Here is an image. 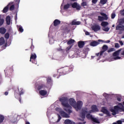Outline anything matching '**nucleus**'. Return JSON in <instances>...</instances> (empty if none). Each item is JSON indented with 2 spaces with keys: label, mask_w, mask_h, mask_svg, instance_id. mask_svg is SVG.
Wrapping results in <instances>:
<instances>
[{
  "label": "nucleus",
  "mask_w": 124,
  "mask_h": 124,
  "mask_svg": "<svg viewBox=\"0 0 124 124\" xmlns=\"http://www.w3.org/2000/svg\"><path fill=\"white\" fill-rule=\"evenodd\" d=\"M60 101H61L62 103V105L63 106V107H65V108H64V111H66V112H67L68 113H72V111L70 109H71L72 107L70 105H69V104H68V99L67 97H62L60 99Z\"/></svg>",
  "instance_id": "1"
},
{
  "label": "nucleus",
  "mask_w": 124,
  "mask_h": 124,
  "mask_svg": "<svg viewBox=\"0 0 124 124\" xmlns=\"http://www.w3.org/2000/svg\"><path fill=\"white\" fill-rule=\"evenodd\" d=\"M124 108L120 107L119 106H115L114 107V108H111L110 111L112 113V115L114 116L119 114V112H123Z\"/></svg>",
  "instance_id": "2"
},
{
  "label": "nucleus",
  "mask_w": 124,
  "mask_h": 124,
  "mask_svg": "<svg viewBox=\"0 0 124 124\" xmlns=\"http://www.w3.org/2000/svg\"><path fill=\"white\" fill-rule=\"evenodd\" d=\"M74 68V66L71 65L68 67H66L63 69V73L64 74H68L71 71H73V69Z\"/></svg>",
  "instance_id": "3"
},
{
  "label": "nucleus",
  "mask_w": 124,
  "mask_h": 124,
  "mask_svg": "<svg viewBox=\"0 0 124 124\" xmlns=\"http://www.w3.org/2000/svg\"><path fill=\"white\" fill-rule=\"evenodd\" d=\"M100 15L103 16H98V21H100V22H102L104 20H108V16L106 14L100 13Z\"/></svg>",
  "instance_id": "4"
},
{
  "label": "nucleus",
  "mask_w": 124,
  "mask_h": 124,
  "mask_svg": "<svg viewBox=\"0 0 124 124\" xmlns=\"http://www.w3.org/2000/svg\"><path fill=\"white\" fill-rule=\"evenodd\" d=\"M88 113V111L85 109H82L81 111L80 112L79 117L81 118L80 119V121H82V122L84 121L85 119H86V114Z\"/></svg>",
  "instance_id": "5"
},
{
  "label": "nucleus",
  "mask_w": 124,
  "mask_h": 124,
  "mask_svg": "<svg viewBox=\"0 0 124 124\" xmlns=\"http://www.w3.org/2000/svg\"><path fill=\"white\" fill-rule=\"evenodd\" d=\"M121 51H122V49H119L113 53L112 54L113 57H114L113 58L114 60H115V61L117 60H121V57H119V56H120V52Z\"/></svg>",
  "instance_id": "6"
},
{
  "label": "nucleus",
  "mask_w": 124,
  "mask_h": 124,
  "mask_svg": "<svg viewBox=\"0 0 124 124\" xmlns=\"http://www.w3.org/2000/svg\"><path fill=\"white\" fill-rule=\"evenodd\" d=\"M36 58L37 56L35 53L31 54L30 57V62H31L32 63H34V64H37V61H36Z\"/></svg>",
  "instance_id": "7"
},
{
  "label": "nucleus",
  "mask_w": 124,
  "mask_h": 124,
  "mask_svg": "<svg viewBox=\"0 0 124 124\" xmlns=\"http://www.w3.org/2000/svg\"><path fill=\"white\" fill-rule=\"evenodd\" d=\"M98 42H97L96 41H93L91 43H90L91 46H93V47H95V46H97V45H99V42H103V40H98Z\"/></svg>",
  "instance_id": "8"
},
{
  "label": "nucleus",
  "mask_w": 124,
  "mask_h": 124,
  "mask_svg": "<svg viewBox=\"0 0 124 124\" xmlns=\"http://www.w3.org/2000/svg\"><path fill=\"white\" fill-rule=\"evenodd\" d=\"M72 7L73 8H76L77 10H80L81 9V6L78 4L77 2H74L72 4Z\"/></svg>",
  "instance_id": "9"
},
{
  "label": "nucleus",
  "mask_w": 124,
  "mask_h": 124,
  "mask_svg": "<svg viewBox=\"0 0 124 124\" xmlns=\"http://www.w3.org/2000/svg\"><path fill=\"white\" fill-rule=\"evenodd\" d=\"M69 104L71 106H73V107H76V101H75L74 98H70L69 99Z\"/></svg>",
  "instance_id": "10"
},
{
  "label": "nucleus",
  "mask_w": 124,
  "mask_h": 124,
  "mask_svg": "<svg viewBox=\"0 0 124 124\" xmlns=\"http://www.w3.org/2000/svg\"><path fill=\"white\" fill-rule=\"evenodd\" d=\"M122 24H119L116 27V31H124V26L121 25Z\"/></svg>",
  "instance_id": "11"
},
{
  "label": "nucleus",
  "mask_w": 124,
  "mask_h": 124,
  "mask_svg": "<svg viewBox=\"0 0 124 124\" xmlns=\"http://www.w3.org/2000/svg\"><path fill=\"white\" fill-rule=\"evenodd\" d=\"M82 105H83V102L81 101H79L77 103V106L75 107H77L78 110H81V108H82Z\"/></svg>",
  "instance_id": "12"
},
{
  "label": "nucleus",
  "mask_w": 124,
  "mask_h": 124,
  "mask_svg": "<svg viewBox=\"0 0 124 124\" xmlns=\"http://www.w3.org/2000/svg\"><path fill=\"white\" fill-rule=\"evenodd\" d=\"M47 86L45 84H39L37 87L38 91H40L42 89H46Z\"/></svg>",
  "instance_id": "13"
},
{
  "label": "nucleus",
  "mask_w": 124,
  "mask_h": 124,
  "mask_svg": "<svg viewBox=\"0 0 124 124\" xmlns=\"http://www.w3.org/2000/svg\"><path fill=\"white\" fill-rule=\"evenodd\" d=\"M101 112H102L103 114H106V115H107V116H110V112L108 109L105 108H102Z\"/></svg>",
  "instance_id": "14"
},
{
  "label": "nucleus",
  "mask_w": 124,
  "mask_h": 124,
  "mask_svg": "<svg viewBox=\"0 0 124 124\" xmlns=\"http://www.w3.org/2000/svg\"><path fill=\"white\" fill-rule=\"evenodd\" d=\"M100 26L97 25H94L92 27V30L94 31H100Z\"/></svg>",
  "instance_id": "15"
},
{
  "label": "nucleus",
  "mask_w": 124,
  "mask_h": 124,
  "mask_svg": "<svg viewBox=\"0 0 124 124\" xmlns=\"http://www.w3.org/2000/svg\"><path fill=\"white\" fill-rule=\"evenodd\" d=\"M81 22L80 21H76V19H74L72 20V22L70 23V25L72 26H76L78 25H80Z\"/></svg>",
  "instance_id": "16"
},
{
  "label": "nucleus",
  "mask_w": 124,
  "mask_h": 124,
  "mask_svg": "<svg viewBox=\"0 0 124 124\" xmlns=\"http://www.w3.org/2000/svg\"><path fill=\"white\" fill-rule=\"evenodd\" d=\"M60 114L63 118H69L70 117L67 113L63 111H61Z\"/></svg>",
  "instance_id": "17"
},
{
  "label": "nucleus",
  "mask_w": 124,
  "mask_h": 124,
  "mask_svg": "<svg viewBox=\"0 0 124 124\" xmlns=\"http://www.w3.org/2000/svg\"><path fill=\"white\" fill-rule=\"evenodd\" d=\"M24 94V91L23 90H21L20 92H19V93H17L16 92L15 93V96L16 98L18 97V96H21L22 94Z\"/></svg>",
  "instance_id": "18"
},
{
  "label": "nucleus",
  "mask_w": 124,
  "mask_h": 124,
  "mask_svg": "<svg viewBox=\"0 0 124 124\" xmlns=\"http://www.w3.org/2000/svg\"><path fill=\"white\" fill-rule=\"evenodd\" d=\"M61 24V21L59 19H55L53 21V26L54 27H57V26H59V25Z\"/></svg>",
  "instance_id": "19"
},
{
  "label": "nucleus",
  "mask_w": 124,
  "mask_h": 124,
  "mask_svg": "<svg viewBox=\"0 0 124 124\" xmlns=\"http://www.w3.org/2000/svg\"><path fill=\"white\" fill-rule=\"evenodd\" d=\"M85 45V42L84 41H80L78 42V47H79V48H83V47H84Z\"/></svg>",
  "instance_id": "20"
},
{
  "label": "nucleus",
  "mask_w": 124,
  "mask_h": 124,
  "mask_svg": "<svg viewBox=\"0 0 124 124\" xmlns=\"http://www.w3.org/2000/svg\"><path fill=\"white\" fill-rule=\"evenodd\" d=\"M92 110L90 111V113H92V111L93 112H98V108H97V107L95 105H93L92 106Z\"/></svg>",
  "instance_id": "21"
},
{
  "label": "nucleus",
  "mask_w": 124,
  "mask_h": 124,
  "mask_svg": "<svg viewBox=\"0 0 124 124\" xmlns=\"http://www.w3.org/2000/svg\"><path fill=\"white\" fill-rule=\"evenodd\" d=\"M39 93L40 95L42 96H44L47 94V91L46 90H40Z\"/></svg>",
  "instance_id": "22"
},
{
  "label": "nucleus",
  "mask_w": 124,
  "mask_h": 124,
  "mask_svg": "<svg viewBox=\"0 0 124 124\" xmlns=\"http://www.w3.org/2000/svg\"><path fill=\"white\" fill-rule=\"evenodd\" d=\"M6 32V29L4 28V27L0 28V33L1 34H4Z\"/></svg>",
  "instance_id": "23"
},
{
  "label": "nucleus",
  "mask_w": 124,
  "mask_h": 124,
  "mask_svg": "<svg viewBox=\"0 0 124 124\" xmlns=\"http://www.w3.org/2000/svg\"><path fill=\"white\" fill-rule=\"evenodd\" d=\"M10 20H11V19L10 18V16H7L6 18V22L7 25H10Z\"/></svg>",
  "instance_id": "24"
},
{
  "label": "nucleus",
  "mask_w": 124,
  "mask_h": 124,
  "mask_svg": "<svg viewBox=\"0 0 124 124\" xmlns=\"http://www.w3.org/2000/svg\"><path fill=\"white\" fill-rule=\"evenodd\" d=\"M75 42V40L72 39H71L69 41L67 42V44L68 45H72Z\"/></svg>",
  "instance_id": "25"
},
{
  "label": "nucleus",
  "mask_w": 124,
  "mask_h": 124,
  "mask_svg": "<svg viewBox=\"0 0 124 124\" xmlns=\"http://www.w3.org/2000/svg\"><path fill=\"white\" fill-rule=\"evenodd\" d=\"M5 40H4V38L3 37L0 38V46H1V45H3V44L5 43Z\"/></svg>",
  "instance_id": "26"
},
{
  "label": "nucleus",
  "mask_w": 124,
  "mask_h": 124,
  "mask_svg": "<svg viewBox=\"0 0 124 124\" xmlns=\"http://www.w3.org/2000/svg\"><path fill=\"white\" fill-rule=\"evenodd\" d=\"M108 25H109V23L108 22H102L101 23V25L102 26V27H103L104 28H105V27L106 26H108Z\"/></svg>",
  "instance_id": "27"
},
{
  "label": "nucleus",
  "mask_w": 124,
  "mask_h": 124,
  "mask_svg": "<svg viewBox=\"0 0 124 124\" xmlns=\"http://www.w3.org/2000/svg\"><path fill=\"white\" fill-rule=\"evenodd\" d=\"M91 121L94 123H96V124H100L99 121L96 118L93 117V118L91 119Z\"/></svg>",
  "instance_id": "28"
},
{
  "label": "nucleus",
  "mask_w": 124,
  "mask_h": 124,
  "mask_svg": "<svg viewBox=\"0 0 124 124\" xmlns=\"http://www.w3.org/2000/svg\"><path fill=\"white\" fill-rule=\"evenodd\" d=\"M4 23V19L1 18V16H0V27H1L2 25Z\"/></svg>",
  "instance_id": "29"
},
{
  "label": "nucleus",
  "mask_w": 124,
  "mask_h": 124,
  "mask_svg": "<svg viewBox=\"0 0 124 124\" xmlns=\"http://www.w3.org/2000/svg\"><path fill=\"white\" fill-rule=\"evenodd\" d=\"M93 115H91L90 113H88L86 115V118L88 119V120H91L93 119Z\"/></svg>",
  "instance_id": "30"
},
{
  "label": "nucleus",
  "mask_w": 124,
  "mask_h": 124,
  "mask_svg": "<svg viewBox=\"0 0 124 124\" xmlns=\"http://www.w3.org/2000/svg\"><path fill=\"white\" fill-rule=\"evenodd\" d=\"M46 82L47 84H50L53 82V80H52V78L51 77H48L46 79Z\"/></svg>",
  "instance_id": "31"
},
{
  "label": "nucleus",
  "mask_w": 124,
  "mask_h": 124,
  "mask_svg": "<svg viewBox=\"0 0 124 124\" xmlns=\"http://www.w3.org/2000/svg\"><path fill=\"white\" fill-rule=\"evenodd\" d=\"M100 2L101 4L104 5V4H106V3H107V0H100Z\"/></svg>",
  "instance_id": "32"
},
{
  "label": "nucleus",
  "mask_w": 124,
  "mask_h": 124,
  "mask_svg": "<svg viewBox=\"0 0 124 124\" xmlns=\"http://www.w3.org/2000/svg\"><path fill=\"white\" fill-rule=\"evenodd\" d=\"M4 121V116L3 115H0V124H1Z\"/></svg>",
  "instance_id": "33"
},
{
  "label": "nucleus",
  "mask_w": 124,
  "mask_h": 124,
  "mask_svg": "<svg viewBox=\"0 0 124 124\" xmlns=\"http://www.w3.org/2000/svg\"><path fill=\"white\" fill-rule=\"evenodd\" d=\"M63 31H64V32H66L67 33H69V31H70V30H69L67 27L63 29Z\"/></svg>",
  "instance_id": "34"
},
{
  "label": "nucleus",
  "mask_w": 124,
  "mask_h": 124,
  "mask_svg": "<svg viewBox=\"0 0 124 124\" xmlns=\"http://www.w3.org/2000/svg\"><path fill=\"white\" fill-rule=\"evenodd\" d=\"M102 49L103 50V51H104V52H105V51H107V50L108 49V46L106 45H104L102 46Z\"/></svg>",
  "instance_id": "35"
},
{
  "label": "nucleus",
  "mask_w": 124,
  "mask_h": 124,
  "mask_svg": "<svg viewBox=\"0 0 124 124\" xmlns=\"http://www.w3.org/2000/svg\"><path fill=\"white\" fill-rule=\"evenodd\" d=\"M70 7V5L69 4V3H67V4L64 5L63 8L64 9L66 10V9H68V8H69Z\"/></svg>",
  "instance_id": "36"
},
{
  "label": "nucleus",
  "mask_w": 124,
  "mask_h": 124,
  "mask_svg": "<svg viewBox=\"0 0 124 124\" xmlns=\"http://www.w3.org/2000/svg\"><path fill=\"white\" fill-rule=\"evenodd\" d=\"M8 6H6L5 8H4L3 10V12L4 13H6V12H7V11H8Z\"/></svg>",
  "instance_id": "37"
},
{
  "label": "nucleus",
  "mask_w": 124,
  "mask_h": 124,
  "mask_svg": "<svg viewBox=\"0 0 124 124\" xmlns=\"http://www.w3.org/2000/svg\"><path fill=\"white\" fill-rule=\"evenodd\" d=\"M65 124H72V122L69 120H66L65 121Z\"/></svg>",
  "instance_id": "38"
},
{
  "label": "nucleus",
  "mask_w": 124,
  "mask_h": 124,
  "mask_svg": "<svg viewBox=\"0 0 124 124\" xmlns=\"http://www.w3.org/2000/svg\"><path fill=\"white\" fill-rule=\"evenodd\" d=\"M18 31H20V32H23V31H24V29H23V27L22 26H19V28L18 29Z\"/></svg>",
  "instance_id": "39"
},
{
  "label": "nucleus",
  "mask_w": 124,
  "mask_h": 124,
  "mask_svg": "<svg viewBox=\"0 0 124 124\" xmlns=\"http://www.w3.org/2000/svg\"><path fill=\"white\" fill-rule=\"evenodd\" d=\"M15 8V5H12L10 7V11H12L13 10H14Z\"/></svg>",
  "instance_id": "40"
},
{
  "label": "nucleus",
  "mask_w": 124,
  "mask_h": 124,
  "mask_svg": "<svg viewBox=\"0 0 124 124\" xmlns=\"http://www.w3.org/2000/svg\"><path fill=\"white\" fill-rule=\"evenodd\" d=\"M114 51H115V48H109V49L108 50V53H111V52H114Z\"/></svg>",
  "instance_id": "41"
},
{
  "label": "nucleus",
  "mask_w": 124,
  "mask_h": 124,
  "mask_svg": "<svg viewBox=\"0 0 124 124\" xmlns=\"http://www.w3.org/2000/svg\"><path fill=\"white\" fill-rule=\"evenodd\" d=\"M5 38H6V39H8V38H9V33H6L5 34Z\"/></svg>",
  "instance_id": "42"
},
{
  "label": "nucleus",
  "mask_w": 124,
  "mask_h": 124,
  "mask_svg": "<svg viewBox=\"0 0 124 124\" xmlns=\"http://www.w3.org/2000/svg\"><path fill=\"white\" fill-rule=\"evenodd\" d=\"M109 30H110L109 27H106L105 29H103V31H109Z\"/></svg>",
  "instance_id": "43"
},
{
  "label": "nucleus",
  "mask_w": 124,
  "mask_h": 124,
  "mask_svg": "<svg viewBox=\"0 0 124 124\" xmlns=\"http://www.w3.org/2000/svg\"><path fill=\"white\" fill-rule=\"evenodd\" d=\"M98 1V0H92V2L93 4H96V3Z\"/></svg>",
  "instance_id": "44"
},
{
  "label": "nucleus",
  "mask_w": 124,
  "mask_h": 124,
  "mask_svg": "<svg viewBox=\"0 0 124 124\" xmlns=\"http://www.w3.org/2000/svg\"><path fill=\"white\" fill-rule=\"evenodd\" d=\"M121 24H124V18H122L120 20V22L119 23V24L121 25Z\"/></svg>",
  "instance_id": "45"
},
{
  "label": "nucleus",
  "mask_w": 124,
  "mask_h": 124,
  "mask_svg": "<svg viewBox=\"0 0 124 124\" xmlns=\"http://www.w3.org/2000/svg\"><path fill=\"white\" fill-rule=\"evenodd\" d=\"M115 48H120V45L119 44V43H115Z\"/></svg>",
  "instance_id": "46"
},
{
  "label": "nucleus",
  "mask_w": 124,
  "mask_h": 124,
  "mask_svg": "<svg viewBox=\"0 0 124 124\" xmlns=\"http://www.w3.org/2000/svg\"><path fill=\"white\" fill-rule=\"evenodd\" d=\"M81 6H87V2H83L81 3Z\"/></svg>",
  "instance_id": "47"
},
{
  "label": "nucleus",
  "mask_w": 124,
  "mask_h": 124,
  "mask_svg": "<svg viewBox=\"0 0 124 124\" xmlns=\"http://www.w3.org/2000/svg\"><path fill=\"white\" fill-rule=\"evenodd\" d=\"M116 17V15L115 14H111V19H114Z\"/></svg>",
  "instance_id": "48"
},
{
  "label": "nucleus",
  "mask_w": 124,
  "mask_h": 124,
  "mask_svg": "<svg viewBox=\"0 0 124 124\" xmlns=\"http://www.w3.org/2000/svg\"><path fill=\"white\" fill-rule=\"evenodd\" d=\"M104 52H105V51H104V50L101 51L99 52L100 56H102V55H103V53H104Z\"/></svg>",
  "instance_id": "49"
},
{
  "label": "nucleus",
  "mask_w": 124,
  "mask_h": 124,
  "mask_svg": "<svg viewBox=\"0 0 124 124\" xmlns=\"http://www.w3.org/2000/svg\"><path fill=\"white\" fill-rule=\"evenodd\" d=\"M62 120V117L60 115H58V120L57 121L58 122H60Z\"/></svg>",
  "instance_id": "50"
},
{
  "label": "nucleus",
  "mask_w": 124,
  "mask_h": 124,
  "mask_svg": "<svg viewBox=\"0 0 124 124\" xmlns=\"http://www.w3.org/2000/svg\"><path fill=\"white\" fill-rule=\"evenodd\" d=\"M31 51H33V49H34V46L32 45H31Z\"/></svg>",
  "instance_id": "51"
},
{
  "label": "nucleus",
  "mask_w": 124,
  "mask_h": 124,
  "mask_svg": "<svg viewBox=\"0 0 124 124\" xmlns=\"http://www.w3.org/2000/svg\"><path fill=\"white\" fill-rule=\"evenodd\" d=\"M122 124V121L121 120H118L117 121V124Z\"/></svg>",
  "instance_id": "52"
},
{
  "label": "nucleus",
  "mask_w": 124,
  "mask_h": 124,
  "mask_svg": "<svg viewBox=\"0 0 124 124\" xmlns=\"http://www.w3.org/2000/svg\"><path fill=\"white\" fill-rule=\"evenodd\" d=\"M71 48H72V46H69L68 47H67V50H70V49H71Z\"/></svg>",
  "instance_id": "53"
},
{
  "label": "nucleus",
  "mask_w": 124,
  "mask_h": 124,
  "mask_svg": "<svg viewBox=\"0 0 124 124\" xmlns=\"http://www.w3.org/2000/svg\"><path fill=\"white\" fill-rule=\"evenodd\" d=\"M119 43L121 45V46H123V45H124V43H123V41H119Z\"/></svg>",
  "instance_id": "54"
},
{
  "label": "nucleus",
  "mask_w": 124,
  "mask_h": 124,
  "mask_svg": "<svg viewBox=\"0 0 124 124\" xmlns=\"http://www.w3.org/2000/svg\"><path fill=\"white\" fill-rule=\"evenodd\" d=\"M85 35H90V32H89L88 31H86Z\"/></svg>",
  "instance_id": "55"
},
{
  "label": "nucleus",
  "mask_w": 124,
  "mask_h": 124,
  "mask_svg": "<svg viewBox=\"0 0 124 124\" xmlns=\"http://www.w3.org/2000/svg\"><path fill=\"white\" fill-rule=\"evenodd\" d=\"M104 43H110V40H107L104 41Z\"/></svg>",
  "instance_id": "56"
},
{
  "label": "nucleus",
  "mask_w": 124,
  "mask_h": 124,
  "mask_svg": "<svg viewBox=\"0 0 124 124\" xmlns=\"http://www.w3.org/2000/svg\"><path fill=\"white\" fill-rule=\"evenodd\" d=\"M117 100H118V101L121 102L122 99H121V98L118 97L117 98Z\"/></svg>",
  "instance_id": "57"
},
{
  "label": "nucleus",
  "mask_w": 124,
  "mask_h": 124,
  "mask_svg": "<svg viewBox=\"0 0 124 124\" xmlns=\"http://www.w3.org/2000/svg\"><path fill=\"white\" fill-rule=\"evenodd\" d=\"M14 3V2H10L8 5H10V4H13Z\"/></svg>",
  "instance_id": "58"
},
{
  "label": "nucleus",
  "mask_w": 124,
  "mask_h": 124,
  "mask_svg": "<svg viewBox=\"0 0 124 124\" xmlns=\"http://www.w3.org/2000/svg\"><path fill=\"white\" fill-rule=\"evenodd\" d=\"M4 94L5 95H7L8 94V92H5Z\"/></svg>",
  "instance_id": "59"
},
{
  "label": "nucleus",
  "mask_w": 124,
  "mask_h": 124,
  "mask_svg": "<svg viewBox=\"0 0 124 124\" xmlns=\"http://www.w3.org/2000/svg\"><path fill=\"white\" fill-rule=\"evenodd\" d=\"M58 76V75L57 74H55L54 75H53V77H57V76Z\"/></svg>",
  "instance_id": "60"
},
{
  "label": "nucleus",
  "mask_w": 124,
  "mask_h": 124,
  "mask_svg": "<svg viewBox=\"0 0 124 124\" xmlns=\"http://www.w3.org/2000/svg\"><path fill=\"white\" fill-rule=\"evenodd\" d=\"M121 55H122V56H124V50L123 51H122V52L121 53Z\"/></svg>",
  "instance_id": "61"
},
{
  "label": "nucleus",
  "mask_w": 124,
  "mask_h": 124,
  "mask_svg": "<svg viewBox=\"0 0 124 124\" xmlns=\"http://www.w3.org/2000/svg\"><path fill=\"white\" fill-rule=\"evenodd\" d=\"M96 56L97 57H98V56H100L99 53H96Z\"/></svg>",
  "instance_id": "62"
},
{
  "label": "nucleus",
  "mask_w": 124,
  "mask_h": 124,
  "mask_svg": "<svg viewBox=\"0 0 124 124\" xmlns=\"http://www.w3.org/2000/svg\"><path fill=\"white\" fill-rule=\"evenodd\" d=\"M25 124H31L30 123V122H29L28 121H26Z\"/></svg>",
  "instance_id": "63"
},
{
  "label": "nucleus",
  "mask_w": 124,
  "mask_h": 124,
  "mask_svg": "<svg viewBox=\"0 0 124 124\" xmlns=\"http://www.w3.org/2000/svg\"><path fill=\"white\" fill-rule=\"evenodd\" d=\"M99 116H103V114L102 113L99 114Z\"/></svg>",
  "instance_id": "64"
}]
</instances>
